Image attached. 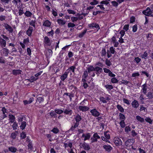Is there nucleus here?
<instances>
[{
  "mask_svg": "<svg viewBox=\"0 0 153 153\" xmlns=\"http://www.w3.org/2000/svg\"><path fill=\"white\" fill-rule=\"evenodd\" d=\"M142 12L146 16H153V11H152L149 7H147L146 9L143 11Z\"/></svg>",
  "mask_w": 153,
  "mask_h": 153,
  "instance_id": "1",
  "label": "nucleus"
},
{
  "mask_svg": "<svg viewBox=\"0 0 153 153\" xmlns=\"http://www.w3.org/2000/svg\"><path fill=\"white\" fill-rule=\"evenodd\" d=\"M114 142L117 146H119L122 145V143L121 140L118 137H115L114 139Z\"/></svg>",
  "mask_w": 153,
  "mask_h": 153,
  "instance_id": "2",
  "label": "nucleus"
},
{
  "mask_svg": "<svg viewBox=\"0 0 153 153\" xmlns=\"http://www.w3.org/2000/svg\"><path fill=\"white\" fill-rule=\"evenodd\" d=\"M92 115L95 117H98L100 115V113L95 108L93 109L90 111Z\"/></svg>",
  "mask_w": 153,
  "mask_h": 153,
  "instance_id": "3",
  "label": "nucleus"
},
{
  "mask_svg": "<svg viewBox=\"0 0 153 153\" xmlns=\"http://www.w3.org/2000/svg\"><path fill=\"white\" fill-rule=\"evenodd\" d=\"M134 143V139H129L125 142V144L127 146H130Z\"/></svg>",
  "mask_w": 153,
  "mask_h": 153,
  "instance_id": "4",
  "label": "nucleus"
},
{
  "mask_svg": "<svg viewBox=\"0 0 153 153\" xmlns=\"http://www.w3.org/2000/svg\"><path fill=\"white\" fill-rule=\"evenodd\" d=\"M68 70H66L64 73L61 76L60 79L62 81H64L67 77L68 74L69 73V72H68Z\"/></svg>",
  "mask_w": 153,
  "mask_h": 153,
  "instance_id": "5",
  "label": "nucleus"
},
{
  "mask_svg": "<svg viewBox=\"0 0 153 153\" xmlns=\"http://www.w3.org/2000/svg\"><path fill=\"white\" fill-rule=\"evenodd\" d=\"M88 26L89 27L96 28L97 31L100 29V27L99 25L95 23H93L88 25Z\"/></svg>",
  "mask_w": 153,
  "mask_h": 153,
  "instance_id": "6",
  "label": "nucleus"
},
{
  "mask_svg": "<svg viewBox=\"0 0 153 153\" xmlns=\"http://www.w3.org/2000/svg\"><path fill=\"white\" fill-rule=\"evenodd\" d=\"M89 108L86 106H79V109L80 111H88Z\"/></svg>",
  "mask_w": 153,
  "mask_h": 153,
  "instance_id": "7",
  "label": "nucleus"
},
{
  "mask_svg": "<svg viewBox=\"0 0 153 153\" xmlns=\"http://www.w3.org/2000/svg\"><path fill=\"white\" fill-rule=\"evenodd\" d=\"M131 105L133 107L135 108H137L139 105V103L138 101L136 100H134L131 103Z\"/></svg>",
  "mask_w": 153,
  "mask_h": 153,
  "instance_id": "8",
  "label": "nucleus"
},
{
  "mask_svg": "<svg viewBox=\"0 0 153 153\" xmlns=\"http://www.w3.org/2000/svg\"><path fill=\"white\" fill-rule=\"evenodd\" d=\"M51 25V23L49 21L46 20L44 21L43 23V25L44 26L49 27Z\"/></svg>",
  "mask_w": 153,
  "mask_h": 153,
  "instance_id": "9",
  "label": "nucleus"
},
{
  "mask_svg": "<svg viewBox=\"0 0 153 153\" xmlns=\"http://www.w3.org/2000/svg\"><path fill=\"white\" fill-rule=\"evenodd\" d=\"M91 137V135L89 133H87L85 134H83L82 137H84V140L85 141L87 140H89Z\"/></svg>",
  "mask_w": 153,
  "mask_h": 153,
  "instance_id": "10",
  "label": "nucleus"
},
{
  "mask_svg": "<svg viewBox=\"0 0 153 153\" xmlns=\"http://www.w3.org/2000/svg\"><path fill=\"white\" fill-rule=\"evenodd\" d=\"M82 146L85 150H88L90 149V147L89 145L85 142L82 144Z\"/></svg>",
  "mask_w": 153,
  "mask_h": 153,
  "instance_id": "11",
  "label": "nucleus"
},
{
  "mask_svg": "<svg viewBox=\"0 0 153 153\" xmlns=\"http://www.w3.org/2000/svg\"><path fill=\"white\" fill-rule=\"evenodd\" d=\"M22 71L19 69L13 70L12 71V74L15 75L21 74Z\"/></svg>",
  "mask_w": 153,
  "mask_h": 153,
  "instance_id": "12",
  "label": "nucleus"
},
{
  "mask_svg": "<svg viewBox=\"0 0 153 153\" xmlns=\"http://www.w3.org/2000/svg\"><path fill=\"white\" fill-rule=\"evenodd\" d=\"M95 71H96L97 74H99L102 71V69L99 67L97 66L95 68Z\"/></svg>",
  "mask_w": 153,
  "mask_h": 153,
  "instance_id": "13",
  "label": "nucleus"
},
{
  "mask_svg": "<svg viewBox=\"0 0 153 153\" xmlns=\"http://www.w3.org/2000/svg\"><path fill=\"white\" fill-rule=\"evenodd\" d=\"M2 53L4 56H8L9 53V51L8 49L4 48L2 49Z\"/></svg>",
  "mask_w": 153,
  "mask_h": 153,
  "instance_id": "14",
  "label": "nucleus"
},
{
  "mask_svg": "<svg viewBox=\"0 0 153 153\" xmlns=\"http://www.w3.org/2000/svg\"><path fill=\"white\" fill-rule=\"evenodd\" d=\"M4 26L7 30L10 32H11L13 31V29L12 27L7 24H4Z\"/></svg>",
  "mask_w": 153,
  "mask_h": 153,
  "instance_id": "15",
  "label": "nucleus"
},
{
  "mask_svg": "<svg viewBox=\"0 0 153 153\" xmlns=\"http://www.w3.org/2000/svg\"><path fill=\"white\" fill-rule=\"evenodd\" d=\"M103 148L106 151L108 152H110L112 149V148L110 145H104Z\"/></svg>",
  "mask_w": 153,
  "mask_h": 153,
  "instance_id": "16",
  "label": "nucleus"
},
{
  "mask_svg": "<svg viewBox=\"0 0 153 153\" xmlns=\"http://www.w3.org/2000/svg\"><path fill=\"white\" fill-rule=\"evenodd\" d=\"M65 95L68 96V97L70 98V101H71L72 100V98L74 97V95L73 94L69 93H64L63 94V96H65Z\"/></svg>",
  "mask_w": 153,
  "mask_h": 153,
  "instance_id": "17",
  "label": "nucleus"
},
{
  "mask_svg": "<svg viewBox=\"0 0 153 153\" xmlns=\"http://www.w3.org/2000/svg\"><path fill=\"white\" fill-rule=\"evenodd\" d=\"M143 88L141 91H142V92L144 94H146V91L147 89V85L146 84H143L142 85Z\"/></svg>",
  "mask_w": 153,
  "mask_h": 153,
  "instance_id": "18",
  "label": "nucleus"
},
{
  "mask_svg": "<svg viewBox=\"0 0 153 153\" xmlns=\"http://www.w3.org/2000/svg\"><path fill=\"white\" fill-rule=\"evenodd\" d=\"M6 45V41L3 39H0V45L1 46V47H5Z\"/></svg>",
  "mask_w": 153,
  "mask_h": 153,
  "instance_id": "19",
  "label": "nucleus"
},
{
  "mask_svg": "<svg viewBox=\"0 0 153 153\" xmlns=\"http://www.w3.org/2000/svg\"><path fill=\"white\" fill-rule=\"evenodd\" d=\"M58 23L60 25H64L66 23V21L62 19H58L57 20Z\"/></svg>",
  "mask_w": 153,
  "mask_h": 153,
  "instance_id": "20",
  "label": "nucleus"
},
{
  "mask_svg": "<svg viewBox=\"0 0 153 153\" xmlns=\"http://www.w3.org/2000/svg\"><path fill=\"white\" fill-rule=\"evenodd\" d=\"M64 113L66 114L71 115L72 113V111L69 108H67L65 110Z\"/></svg>",
  "mask_w": 153,
  "mask_h": 153,
  "instance_id": "21",
  "label": "nucleus"
},
{
  "mask_svg": "<svg viewBox=\"0 0 153 153\" xmlns=\"http://www.w3.org/2000/svg\"><path fill=\"white\" fill-rule=\"evenodd\" d=\"M44 42L47 46H50L51 44V41L49 39H45Z\"/></svg>",
  "mask_w": 153,
  "mask_h": 153,
  "instance_id": "22",
  "label": "nucleus"
},
{
  "mask_svg": "<svg viewBox=\"0 0 153 153\" xmlns=\"http://www.w3.org/2000/svg\"><path fill=\"white\" fill-rule=\"evenodd\" d=\"M9 117L10 122L11 123H13L15 119L14 116L12 114H10L9 115Z\"/></svg>",
  "mask_w": 153,
  "mask_h": 153,
  "instance_id": "23",
  "label": "nucleus"
},
{
  "mask_svg": "<svg viewBox=\"0 0 153 153\" xmlns=\"http://www.w3.org/2000/svg\"><path fill=\"white\" fill-rule=\"evenodd\" d=\"M8 149L10 152L13 153L16 152L17 150V149L14 146L9 147Z\"/></svg>",
  "mask_w": 153,
  "mask_h": 153,
  "instance_id": "24",
  "label": "nucleus"
},
{
  "mask_svg": "<svg viewBox=\"0 0 153 153\" xmlns=\"http://www.w3.org/2000/svg\"><path fill=\"white\" fill-rule=\"evenodd\" d=\"M33 30V28L32 27H29L27 32V35L29 36H30L32 33Z\"/></svg>",
  "mask_w": 153,
  "mask_h": 153,
  "instance_id": "25",
  "label": "nucleus"
},
{
  "mask_svg": "<svg viewBox=\"0 0 153 153\" xmlns=\"http://www.w3.org/2000/svg\"><path fill=\"white\" fill-rule=\"evenodd\" d=\"M136 119L138 121L141 123H143L144 121V119L139 116H136Z\"/></svg>",
  "mask_w": 153,
  "mask_h": 153,
  "instance_id": "26",
  "label": "nucleus"
},
{
  "mask_svg": "<svg viewBox=\"0 0 153 153\" xmlns=\"http://www.w3.org/2000/svg\"><path fill=\"white\" fill-rule=\"evenodd\" d=\"M147 96L149 99H152L153 98V92H149L147 94Z\"/></svg>",
  "mask_w": 153,
  "mask_h": 153,
  "instance_id": "27",
  "label": "nucleus"
},
{
  "mask_svg": "<svg viewBox=\"0 0 153 153\" xmlns=\"http://www.w3.org/2000/svg\"><path fill=\"white\" fill-rule=\"evenodd\" d=\"M88 72L90 73L91 72L95 71V68L92 66L90 65L87 68Z\"/></svg>",
  "mask_w": 153,
  "mask_h": 153,
  "instance_id": "28",
  "label": "nucleus"
},
{
  "mask_svg": "<svg viewBox=\"0 0 153 153\" xmlns=\"http://www.w3.org/2000/svg\"><path fill=\"white\" fill-rule=\"evenodd\" d=\"M141 57L142 58H144L145 59H147L148 57V54L146 52H145L141 56Z\"/></svg>",
  "mask_w": 153,
  "mask_h": 153,
  "instance_id": "29",
  "label": "nucleus"
},
{
  "mask_svg": "<svg viewBox=\"0 0 153 153\" xmlns=\"http://www.w3.org/2000/svg\"><path fill=\"white\" fill-rule=\"evenodd\" d=\"M75 119L76 122L78 123L81 120L82 118L79 115L77 114L76 116Z\"/></svg>",
  "mask_w": 153,
  "mask_h": 153,
  "instance_id": "30",
  "label": "nucleus"
},
{
  "mask_svg": "<svg viewBox=\"0 0 153 153\" xmlns=\"http://www.w3.org/2000/svg\"><path fill=\"white\" fill-rule=\"evenodd\" d=\"M26 125V123L23 121L21 125L20 126V127L22 130L24 129Z\"/></svg>",
  "mask_w": 153,
  "mask_h": 153,
  "instance_id": "31",
  "label": "nucleus"
},
{
  "mask_svg": "<svg viewBox=\"0 0 153 153\" xmlns=\"http://www.w3.org/2000/svg\"><path fill=\"white\" fill-rule=\"evenodd\" d=\"M55 112L56 113L58 114H61L64 112L62 110L60 109H56L55 110Z\"/></svg>",
  "mask_w": 153,
  "mask_h": 153,
  "instance_id": "32",
  "label": "nucleus"
},
{
  "mask_svg": "<svg viewBox=\"0 0 153 153\" xmlns=\"http://www.w3.org/2000/svg\"><path fill=\"white\" fill-rule=\"evenodd\" d=\"M79 125V123H78L76 122L74 124V126H71V130H73L74 128L77 127Z\"/></svg>",
  "mask_w": 153,
  "mask_h": 153,
  "instance_id": "33",
  "label": "nucleus"
},
{
  "mask_svg": "<svg viewBox=\"0 0 153 153\" xmlns=\"http://www.w3.org/2000/svg\"><path fill=\"white\" fill-rule=\"evenodd\" d=\"M105 87L107 89H108L109 90H111L113 88V86L111 85H105Z\"/></svg>",
  "mask_w": 153,
  "mask_h": 153,
  "instance_id": "34",
  "label": "nucleus"
},
{
  "mask_svg": "<svg viewBox=\"0 0 153 153\" xmlns=\"http://www.w3.org/2000/svg\"><path fill=\"white\" fill-rule=\"evenodd\" d=\"M111 82L113 83H117L118 80L115 77H113L111 78Z\"/></svg>",
  "mask_w": 153,
  "mask_h": 153,
  "instance_id": "35",
  "label": "nucleus"
},
{
  "mask_svg": "<svg viewBox=\"0 0 153 153\" xmlns=\"http://www.w3.org/2000/svg\"><path fill=\"white\" fill-rule=\"evenodd\" d=\"M117 108L121 112H123L124 111V109L121 105H118L117 106Z\"/></svg>",
  "mask_w": 153,
  "mask_h": 153,
  "instance_id": "36",
  "label": "nucleus"
},
{
  "mask_svg": "<svg viewBox=\"0 0 153 153\" xmlns=\"http://www.w3.org/2000/svg\"><path fill=\"white\" fill-rule=\"evenodd\" d=\"M25 15L27 17L31 16L32 13L29 11H26L25 13Z\"/></svg>",
  "mask_w": 153,
  "mask_h": 153,
  "instance_id": "37",
  "label": "nucleus"
},
{
  "mask_svg": "<svg viewBox=\"0 0 153 153\" xmlns=\"http://www.w3.org/2000/svg\"><path fill=\"white\" fill-rule=\"evenodd\" d=\"M120 124L122 128H124L126 126L125 123L124 122V120H121V122H120Z\"/></svg>",
  "mask_w": 153,
  "mask_h": 153,
  "instance_id": "38",
  "label": "nucleus"
},
{
  "mask_svg": "<svg viewBox=\"0 0 153 153\" xmlns=\"http://www.w3.org/2000/svg\"><path fill=\"white\" fill-rule=\"evenodd\" d=\"M38 79L37 78L35 77L34 76H31L30 78L29 79L30 81L31 82H33L34 81H36Z\"/></svg>",
  "mask_w": 153,
  "mask_h": 153,
  "instance_id": "39",
  "label": "nucleus"
},
{
  "mask_svg": "<svg viewBox=\"0 0 153 153\" xmlns=\"http://www.w3.org/2000/svg\"><path fill=\"white\" fill-rule=\"evenodd\" d=\"M100 101L103 103H106L107 102L105 98L103 97H100Z\"/></svg>",
  "mask_w": 153,
  "mask_h": 153,
  "instance_id": "40",
  "label": "nucleus"
},
{
  "mask_svg": "<svg viewBox=\"0 0 153 153\" xmlns=\"http://www.w3.org/2000/svg\"><path fill=\"white\" fill-rule=\"evenodd\" d=\"M105 136L106 138L108 140L110 139V136L108 134H107V131L105 132L104 133Z\"/></svg>",
  "mask_w": 153,
  "mask_h": 153,
  "instance_id": "41",
  "label": "nucleus"
},
{
  "mask_svg": "<svg viewBox=\"0 0 153 153\" xmlns=\"http://www.w3.org/2000/svg\"><path fill=\"white\" fill-rule=\"evenodd\" d=\"M88 76V71L86 70H85L83 74V75L82 76V77L83 78H84L85 79H86L87 77Z\"/></svg>",
  "mask_w": 153,
  "mask_h": 153,
  "instance_id": "42",
  "label": "nucleus"
},
{
  "mask_svg": "<svg viewBox=\"0 0 153 153\" xmlns=\"http://www.w3.org/2000/svg\"><path fill=\"white\" fill-rule=\"evenodd\" d=\"M112 41L114 44V47H117L119 44L118 42L116 41L115 39H113Z\"/></svg>",
  "mask_w": 153,
  "mask_h": 153,
  "instance_id": "43",
  "label": "nucleus"
},
{
  "mask_svg": "<svg viewBox=\"0 0 153 153\" xmlns=\"http://www.w3.org/2000/svg\"><path fill=\"white\" fill-rule=\"evenodd\" d=\"M145 120L146 122L149 123L150 124H152V120L149 117H147L145 119Z\"/></svg>",
  "mask_w": 153,
  "mask_h": 153,
  "instance_id": "44",
  "label": "nucleus"
},
{
  "mask_svg": "<svg viewBox=\"0 0 153 153\" xmlns=\"http://www.w3.org/2000/svg\"><path fill=\"white\" fill-rule=\"evenodd\" d=\"M12 126L13 130H16L17 129L18 125L16 123L14 122V123Z\"/></svg>",
  "mask_w": 153,
  "mask_h": 153,
  "instance_id": "45",
  "label": "nucleus"
},
{
  "mask_svg": "<svg viewBox=\"0 0 153 153\" xmlns=\"http://www.w3.org/2000/svg\"><path fill=\"white\" fill-rule=\"evenodd\" d=\"M51 131L55 133H57L59 131V129L57 128H53Z\"/></svg>",
  "mask_w": 153,
  "mask_h": 153,
  "instance_id": "46",
  "label": "nucleus"
},
{
  "mask_svg": "<svg viewBox=\"0 0 153 153\" xmlns=\"http://www.w3.org/2000/svg\"><path fill=\"white\" fill-rule=\"evenodd\" d=\"M67 11L69 14H75L76 13L75 11L71 10L68 9L67 10Z\"/></svg>",
  "mask_w": 153,
  "mask_h": 153,
  "instance_id": "47",
  "label": "nucleus"
},
{
  "mask_svg": "<svg viewBox=\"0 0 153 153\" xmlns=\"http://www.w3.org/2000/svg\"><path fill=\"white\" fill-rule=\"evenodd\" d=\"M119 117L120 119L121 120H124L125 118V117L124 115L120 113L119 114Z\"/></svg>",
  "mask_w": 153,
  "mask_h": 153,
  "instance_id": "48",
  "label": "nucleus"
},
{
  "mask_svg": "<svg viewBox=\"0 0 153 153\" xmlns=\"http://www.w3.org/2000/svg\"><path fill=\"white\" fill-rule=\"evenodd\" d=\"M111 3L113 6L116 7H117L118 5V3L116 1H112Z\"/></svg>",
  "mask_w": 153,
  "mask_h": 153,
  "instance_id": "49",
  "label": "nucleus"
},
{
  "mask_svg": "<svg viewBox=\"0 0 153 153\" xmlns=\"http://www.w3.org/2000/svg\"><path fill=\"white\" fill-rule=\"evenodd\" d=\"M137 29V26L136 25H135L132 27V31L133 32H135L136 31Z\"/></svg>",
  "mask_w": 153,
  "mask_h": 153,
  "instance_id": "50",
  "label": "nucleus"
},
{
  "mask_svg": "<svg viewBox=\"0 0 153 153\" xmlns=\"http://www.w3.org/2000/svg\"><path fill=\"white\" fill-rule=\"evenodd\" d=\"M53 33V30H52L49 32L48 33L47 35L50 36L52 37Z\"/></svg>",
  "mask_w": 153,
  "mask_h": 153,
  "instance_id": "51",
  "label": "nucleus"
},
{
  "mask_svg": "<svg viewBox=\"0 0 153 153\" xmlns=\"http://www.w3.org/2000/svg\"><path fill=\"white\" fill-rule=\"evenodd\" d=\"M37 101L39 102V103L43 102L44 100L43 99L42 97H39L37 98Z\"/></svg>",
  "mask_w": 153,
  "mask_h": 153,
  "instance_id": "52",
  "label": "nucleus"
},
{
  "mask_svg": "<svg viewBox=\"0 0 153 153\" xmlns=\"http://www.w3.org/2000/svg\"><path fill=\"white\" fill-rule=\"evenodd\" d=\"M105 64L107 65L110 66L111 65V63L109 60L108 59H106L105 60Z\"/></svg>",
  "mask_w": 153,
  "mask_h": 153,
  "instance_id": "53",
  "label": "nucleus"
},
{
  "mask_svg": "<svg viewBox=\"0 0 153 153\" xmlns=\"http://www.w3.org/2000/svg\"><path fill=\"white\" fill-rule=\"evenodd\" d=\"M49 114H50V115L52 117H55L57 115L55 112V113L53 112H52V111L50 112L49 113Z\"/></svg>",
  "mask_w": 153,
  "mask_h": 153,
  "instance_id": "54",
  "label": "nucleus"
},
{
  "mask_svg": "<svg viewBox=\"0 0 153 153\" xmlns=\"http://www.w3.org/2000/svg\"><path fill=\"white\" fill-rule=\"evenodd\" d=\"M93 136L95 138H96V139H97H97H100V137L97 134V133H95L93 135Z\"/></svg>",
  "mask_w": 153,
  "mask_h": 153,
  "instance_id": "55",
  "label": "nucleus"
},
{
  "mask_svg": "<svg viewBox=\"0 0 153 153\" xmlns=\"http://www.w3.org/2000/svg\"><path fill=\"white\" fill-rule=\"evenodd\" d=\"M106 51L105 48H103L101 51L102 56H105L106 54Z\"/></svg>",
  "mask_w": 153,
  "mask_h": 153,
  "instance_id": "56",
  "label": "nucleus"
},
{
  "mask_svg": "<svg viewBox=\"0 0 153 153\" xmlns=\"http://www.w3.org/2000/svg\"><path fill=\"white\" fill-rule=\"evenodd\" d=\"M120 33L121 35V36L119 38H122L125 34V32L124 30H122L120 31Z\"/></svg>",
  "mask_w": 153,
  "mask_h": 153,
  "instance_id": "57",
  "label": "nucleus"
},
{
  "mask_svg": "<svg viewBox=\"0 0 153 153\" xmlns=\"http://www.w3.org/2000/svg\"><path fill=\"white\" fill-rule=\"evenodd\" d=\"M134 60L137 64L138 63L141 61V59L138 57L135 58Z\"/></svg>",
  "mask_w": 153,
  "mask_h": 153,
  "instance_id": "58",
  "label": "nucleus"
},
{
  "mask_svg": "<svg viewBox=\"0 0 153 153\" xmlns=\"http://www.w3.org/2000/svg\"><path fill=\"white\" fill-rule=\"evenodd\" d=\"M125 131L126 132L128 133L131 131V128L128 126H127L125 127Z\"/></svg>",
  "mask_w": 153,
  "mask_h": 153,
  "instance_id": "59",
  "label": "nucleus"
},
{
  "mask_svg": "<svg viewBox=\"0 0 153 153\" xmlns=\"http://www.w3.org/2000/svg\"><path fill=\"white\" fill-rule=\"evenodd\" d=\"M21 137L22 139H25L26 137V135L25 132H22L21 134Z\"/></svg>",
  "mask_w": 153,
  "mask_h": 153,
  "instance_id": "60",
  "label": "nucleus"
},
{
  "mask_svg": "<svg viewBox=\"0 0 153 153\" xmlns=\"http://www.w3.org/2000/svg\"><path fill=\"white\" fill-rule=\"evenodd\" d=\"M87 31L86 29L85 30L81 33L79 35V37L81 38L84 35L85 33Z\"/></svg>",
  "mask_w": 153,
  "mask_h": 153,
  "instance_id": "61",
  "label": "nucleus"
},
{
  "mask_svg": "<svg viewBox=\"0 0 153 153\" xmlns=\"http://www.w3.org/2000/svg\"><path fill=\"white\" fill-rule=\"evenodd\" d=\"M129 28V25H125L123 28V29L125 30L126 31H127L128 29Z\"/></svg>",
  "mask_w": 153,
  "mask_h": 153,
  "instance_id": "62",
  "label": "nucleus"
},
{
  "mask_svg": "<svg viewBox=\"0 0 153 153\" xmlns=\"http://www.w3.org/2000/svg\"><path fill=\"white\" fill-rule=\"evenodd\" d=\"M123 102L125 103L128 105L130 104V103L129 102V101L128 100L125 99V98H124L123 99Z\"/></svg>",
  "mask_w": 153,
  "mask_h": 153,
  "instance_id": "63",
  "label": "nucleus"
},
{
  "mask_svg": "<svg viewBox=\"0 0 153 153\" xmlns=\"http://www.w3.org/2000/svg\"><path fill=\"white\" fill-rule=\"evenodd\" d=\"M98 3V1L96 0H93V1L91 2L90 4L92 5H95Z\"/></svg>",
  "mask_w": 153,
  "mask_h": 153,
  "instance_id": "64",
  "label": "nucleus"
}]
</instances>
